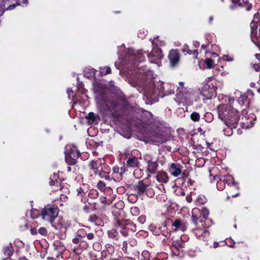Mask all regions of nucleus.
Masks as SVG:
<instances>
[{"label": "nucleus", "mask_w": 260, "mask_h": 260, "mask_svg": "<svg viewBox=\"0 0 260 260\" xmlns=\"http://www.w3.org/2000/svg\"><path fill=\"white\" fill-rule=\"evenodd\" d=\"M218 117L225 125H235L239 119L236 109L228 104L220 105L217 107Z\"/></svg>", "instance_id": "nucleus-1"}, {"label": "nucleus", "mask_w": 260, "mask_h": 260, "mask_svg": "<svg viewBox=\"0 0 260 260\" xmlns=\"http://www.w3.org/2000/svg\"><path fill=\"white\" fill-rule=\"evenodd\" d=\"M169 86H171V84L169 83H164L160 81L153 82L146 87L144 93L147 97L154 100L155 96H162L164 90Z\"/></svg>", "instance_id": "nucleus-2"}, {"label": "nucleus", "mask_w": 260, "mask_h": 260, "mask_svg": "<svg viewBox=\"0 0 260 260\" xmlns=\"http://www.w3.org/2000/svg\"><path fill=\"white\" fill-rule=\"evenodd\" d=\"M206 84L200 90V95L204 101L211 99L216 95V90L219 82L213 77H208L206 80Z\"/></svg>", "instance_id": "nucleus-3"}, {"label": "nucleus", "mask_w": 260, "mask_h": 260, "mask_svg": "<svg viewBox=\"0 0 260 260\" xmlns=\"http://www.w3.org/2000/svg\"><path fill=\"white\" fill-rule=\"evenodd\" d=\"M152 46L151 52L147 54L149 62L157 64L158 67L161 66V60L162 58L163 55L161 50L158 47V46L164 45L162 41H160L158 37L157 36L153 39H150Z\"/></svg>", "instance_id": "nucleus-4"}, {"label": "nucleus", "mask_w": 260, "mask_h": 260, "mask_svg": "<svg viewBox=\"0 0 260 260\" xmlns=\"http://www.w3.org/2000/svg\"><path fill=\"white\" fill-rule=\"evenodd\" d=\"M193 96L194 93L192 90L185 87L183 82L179 83V86L177 87L176 90V97L180 103L191 105Z\"/></svg>", "instance_id": "nucleus-5"}, {"label": "nucleus", "mask_w": 260, "mask_h": 260, "mask_svg": "<svg viewBox=\"0 0 260 260\" xmlns=\"http://www.w3.org/2000/svg\"><path fill=\"white\" fill-rule=\"evenodd\" d=\"M58 209L53 205H48L42 209L40 215L42 219L53 225L55 219L57 217Z\"/></svg>", "instance_id": "nucleus-6"}, {"label": "nucleus", "mask_w": 260, "mask_h": 260, "mask_svg": "<svg viewBox=\"0 0 260 260\" xmlns=\"http://www.w3.org/2000/svg\"><path fill=\"white\" fill-rule=\"evenodd\" d=\"M209 211L205 208H203L201 210L199 208H194L191 212V221L194 226H198L199 221L202 224L205 220L209 215Z\"/></svg>", "instance_id": "nucleus-7"}, {"label": "nucleus", "mask_w": 260, "mask_h": 260, "mask_svg": "<svg viewBox=\"0 0 260 260\" xmlns=\"http://www.w3.org/2000/svg\"><path fill=\"white\" fill-rule=\"evenodd\" d=\"M95 98L98 107L101 110H110L115 106L114 103L109 101L108 98L104 93L96 92Z\"/></svg>", "instance_id": "nucleus-8"}, {"label": "nucleus", "mask_w": 260, "mask_h": 260, "mask_svg": "<svg viewBox=\"0 0 260 260\" xmlns=\"http://www.w3.org/2000/svg\"><path fill=\"white\" fill-rule=\"evenodd\" d=\"M145 60V57L142 51H138L135 53L134 51L129 48L128 49L126 54L124 58V61H128L129 63L136 64V61L139 62H143Z\"/></svg>", "instance_id": "nucleus-9"}, {"label": "nucleus", "mask_w": 260, "mask_h": 260, "mask_svg": "<svg viewBox=\"0 0 260 260\" xmlns=\"http://www.w3.org/2000/svg\"><path fill=\"white\" fill-rule=\"evenodd\" d=\"M66 161L69 165H74L76 163L79 157V152L75 147H66Z\"/></svg>", "instance_id": "nucleus-10"}, {"label": "nucleus", "mask_w": 260, "mask_h": 260, "mask_svg": "<svg viewBox=\"0 0 260 260\" xmlns=\"http://www.w3.org/2000/svg\"><path fill=\"white\" fill-rule=\"evenodd\" d=\"M195 226L196 228L193 229V231L194 235L196 237L200 240H203L204 241H207L209 237V233L206 229L204 224L202 223L201 226H200L198 224V226Z\"/></svg>", "instance_id": "nucleus-11"}, {"label": "nucleus", "mask_w": 260, "mask_h": 260, "mask_svg": "<svg viewBox=\"0 0 260 260\" xmlns=\"http://www.w3.org/2000/svg\"><path fill=\"white\" fill-rule=\"evenodd\" d=\"M117 224L118 226L122 227V229L120 230L121 234L124 237H127L128 235V231L132 230V231H136V226L133 223L130 222L128 223L127 221H117Z\"/></svg>", "instance_id": "nucleus-12"}, {"label": "nucleus", "mask_w": 260, "mask_h": 260, "mask_svg": "<svg viewBox=\"0 0 260 260\" xmlns=\"http://www.w3.org/2000/svg\"><path fill=\"white\" fill-rule=\"evenodd\" d=\"M71 221L69 220H66L62 218H59L56 222H53L52 226L54 227L56 230H66L68 228L71 226Z\"/></svg>", "instance_id": "nucleus-13"}, {"label": "nucleus", "mask_w": 260, "mask_h": 260, "mask_svg": "<svg viewBox=\"0 0 260 260\" xmlns=\"http://www.w3.org/2000/svg\"><path fill=\"white\" fill-rule=\"evenodd\" d=\"M183 167L178 163H173L169 168V171L174 177H178L182 173Z\"/></svg>", "instance_id": "nucleus-14"}, {"label": "nucleus", "mask_w": 260, "mask_h": 260, "mask_svg": "<svg viewBox=\"0 0 260 260\" xmlns=\"http://www.w3.org/2000/svg\"><path fill=\"white\" fill-rule=\"evenodd\" d=\"M171 66L175 67L179 61L180 56L178 52L176 50L170 51L168 56Z\"/></svg>", "instance_id": "nucleus-15"}, {"label": "nucleus", "mask_w": 260, "mask_h": 260, "mask_svg": "<svg viewBox=\"0 0 260 260\" xmlns=\"http://www.w3.org/2000/svg\"><path fill=\"white\" fill-rule=\"evenodd\" d=\"M104 160L102 159L91 160L89 163V166L94 170V174H98L100 171L101 166L104 164Z\"/></svg>", "instance_id": "nucleus-16"}, {"label": "nucleus", "mask_w": 260, "mask_h": 260, "mask_svg": "<svg viewBox=\"0 0 260 260\" xmlns=\"http://www.w3.org/2000/svg\"><path fill=\"white\" fill-rule=\"evenodd\" d=\"M151 140L155 145H159L165 142L167 138L163 134H156L152 136Z\"/></svg>", "instance_id": "nucleus-17"}, {"label": "nucleus", "mask_w": 260, "mask_h": 260, "mask_svg": "<svg viewBox=\"0 0 260 260\" xmlns=\"http://www.w3.org/2000/svg\"><path fill=\"white\" fill-rule=\"evenodd\" d=\"M140 162L138 158L134 156H127L126 166L131 168H139Z\"/></svg>", "instance_id": "nucleus-18"}, {"label": "nucleus", "mask_w": 260, "mask_h": 260, "mask_svg": "<svg viewBox=\"0 0 260 260\" xmlns=\"http://www.w3.org/2000/svg\"><path fill=\"white\" fill-rule=\"evenodd\" d=\"M157 181L160 183H166L169 181V177L167 173L164 171H159L156 175Z\"/></svg>", "instance_id": "nucleus-19"}, {"label": "nucleus", "mask_w": 260, "mask_h": 260, "mask_svg": "<svg viewBox=\"0 0 260 260\" xmlns=\"http://www.w3.org/2000/svg\"><path fill=\"white\" fill-rule=\"evenodd\" d=\"M173 226L174 227L173 231H177L180 230L182 232H184L186 230V226L183 222L180 221V220L177 219L173 223Z\"/></svg>", "instance_id": "nucleus-20"}, {"label": "nucleus", "mask_w": 260, "mask_h": 260, "mask_svg": "<svg viewBox=\"0 0 260 260\" xmlns=\"http://www.w3.org/2000/svg\"><path fill=\"white\" fill-rule=\"evenodd\" d=\"M147 187V185L140 181L135 186V189L139 194L143 193L146 191Z\"/></svg>", "instance_id": "nucleus-21"}, {"label": "nucleus", "mask_w": 260, "mask_h": 260, "mask_svg": "<svg viewBox=\"0 0 260 260\" xmlns=\"http://www.w3.org/2000/svg\"><path fill=\"white\" fill-rule=\"evenodd\" d=\"M182 51L183 52H186L187 54H189V55H194V58H197V57H198V50L197 49H194V50H192V49H190L189 48V46L186 45V44H185L183 46V48L182 49Z\"/></svg>", "instance_id": "nucleus-22"}, {"label": "nucleus", "mask_w": 260, "mask_h": 260, "mask_svg": "<svg viewBox=\"0 0 260 260\" xmlns=\"http://www.w3.org/2000/svg\"><path fill=\"white\" fill-rule=\"evenodd\" d=\"M147 170L149 172L151 173H154L157 169V164L155 161H152L151 160H149L147 161Z\"/></svg>", "instance_id": "nucleus-23"}, {"label": "nucleus", "mask_w": 260, "mask_h": 260, "mask_svg": "<svg viewBox=\"0 0 260 260\" xmlns=\"http://www.w3.org/2000/svg\"><path fill=\"white\" fill-rule=\"evenodd\" d=\"M248 95L246 93L240 94V96L238 99V102L241 106L246 105L248 102Z\"/></svg>", "instance_id": "nucleus-24"}, {"label": "nucleus", "mask_w": 260, "mask_h": 260, "mask_svg": "<svg viewBox=\"0 0 260 260\" xmlns=\"http://www.w3.org/2000/svg\"><path fill=\"white\" fill-rule=\"evenodd\" d=\"M237 125V124H235V125H232V124H229V125H225L226 127L223 130L224 135L226 136H231L233 134V129L236 128Z\"/></svg>", "instance_id": "nucleus-25"}, {"label": "nucleus", "mask_w": 260, "mask_h": 260, "mask_svg": "<svg viewBox=\"0 0 260 260\" xmlns=\"http://www.w3.org/2000/svg\"><path fill=\"white\" fill-rule=\"evenodd\" d=\"M88 220L91 222L94 223L96 225H102L103 222L101 219L99 218L96 215H90Z\"/></svg>", "instance_id": "nucleus-26"}, {"label": "nucleus", "mask_w": 260, "mask_h": 260, "mask_svg": "<svg viewBox=\"0 0 260 260\" xmlns=\"http://www.w3.org/2000/svg\"><path fill=\"white\" fill-rule=\"evenodd\" d=\"M223 181L226 183L230 184L232 183L233 185L236 186L238 185L237 183L234 181V178L231 175H226L223 177Z\"/></svg>", "instance_id": "nucleus-27"}, {"label": "nucleus", "mask_w": 260, "mask_h": 260, "mask_svg": "<svg viewBox=\"0 0 260 260\" xmlns=\"http://www.w3.org/2000/svg\"><path fill=\"white\" fill-rule=\"evenodd\" d=\"M241 119L243 121L241 122V124H242V127L243 128H245L246 129L250 127H251L253 124V123H252V121H250L249 122L248 121L245 122V120H247L246 117H245V118L242 117Z\"/></svg>", "instance_id": "nucleus-28"}, {"label": "nucleus", "mask_w": 260, "mask_h": 260, "mask_svg": "<svg viewBox=\"0 0 260 260\" xmlns=\"http://www.w3.org/2000/svg\"><path fill=\"white\" fill-rule=\"evenodd\" d=\"M4 254L9 257L11 256L13 253V250L11 246H8L5 248L4 250Z\"/></svg>", "instance_id": "nucleus-29"}, {"label": "nucleus", "mask_w": 260, "mask_h": 260, "mask_svg": "<svg viewBox=\"0 0 260 260\" xmlns=\"http://www.w3.org/2000/svg\"><path fill=\"white\" fill-rule=\"evenodd\" d=\"M101 73L102 75H107L111 72V68L109 67H104L100 68Z\"/></svg>", "instance_id": "nucleus-30"}, {"label": "nucleus", "mask_w": 260, "mask_h": 260, "mask_svg": "<svg viewBox=\"0 0 260 260\" xmlns=\"http://www.w3.org/2000/svg\"><path fill=\"white\" fill-rule=\"evenodd\" d=\"M172 246H174V249H176V248L177 247L182 250V248L184 247V243L181 240L176 241Z\"/></svg>", "instance_id": "nucleus-31"}, {"label": "nucleus", "mask_w": 260, "mask_h": 260, "mask_svg": "<svg viewBox=\"0 0 260 260\" xmlns=\"http://www.w3.org/2000/svg\"><path fill=\"white\" fill-rule=\"evenodd\" d=\"M256 19H258V13H256V14H254V17H253V20L252 21V22L250 24V26H251V35L252 36L254 35L255 29L254 28V26L255 25V20Z\"/></svg>", "instance_id": "nucleus-32"}, {"label": "nucleus", "mask_w": 260, "mask_h": 260, "mask_svg": "<svg viewBox=\"0 0 260 260\" xmlns=\"http://www.w3.org/2000/svg\"><path fill=\"white\" fill-rule=\"evenodd\" d=\"M174 93V87L171 84V86H169L164 90V95H167Z\"/></svg>", "instance_id": "nucleus-33"}, {"label": "nucleus", "mask_w": 260, "mask_h": 260, "mask_svg": "<svg viewBox=\"0 0 260 260\" xmlns=\"http://www.w3.org/2000/svg\"><path fill=\"white\" fill-rule=\"evenodd\" d=\"M108 235L110 238L114 239L118 235V232L115 229H112L108 231Z\"/></svg>", "instance_id": "nucleus-34"}, {"label": "nucleus", "mask_w": 260, "mask_h": 260, "mask_svg": "<svg viewBox=\"0 0 260 260\" xmlns=\"http://www.w3.org/2000/svg\"><path fill=\"white\" fill-rule=\"evenodd\" d=\"M102 168H101L100 170V171L97 175H99L101 178H104L106 180H109L110 176L108 175V174L106 172L102 171Z\"/></svg>", "instance_id": "nucleus-35"}, {"label": "nucleus", "mask_w": 260, "mask_h": 260, "mask_svg": "<svg viewBox=\"0 0 260 260\" xmlns=\"http://www.w3.org/2000/svg\"><path fill=\"white\" fill-rule=\"evenodd\" d=\"M190 118L193 121H199L200 119V115L199 113L193 112L190 115Z\"/></svg>", "instance_id": "nucleus-36"}, {"label": "nucleus", "mask_w": 260, "mask_h": 260, "mask_svg": "<svg viewBox=\"0 0 260 260\" xmlns=\"http://www.w3.org/2000/svg\"><path fill=\"white\" fill-rule=\"evenodd\" d=\"M205 63L207 68L210 69L213 67L214 62L211 59L207 58L205 60Z\"/></svg>", "instance_id": "nucleus-37"}, {"label": "nucleus", "mask_w": 260, "mask_h": 260, "mask_svg": "<svg viewBox=\"0 0 260 260\" xmlns=\"http://www.w3.org/2000/svg\"><path fill=\"white\" fill-rule=\"evenodd\" d=\"M76 235L78 236L80 238L83 239V238L85 237V235H86V233L84 230L79 229L78 230Z\"/></svg>", "instance_id": "nucleus-38"}, {"label": "nucleus", "mask_w": 260, "mask_h": 260, "mask_svg": "<svg viewBox=\"0 0 260 260\" xmlns=\"http://www.w3.org/2000/svg\"><path fill=\"white\" fill-rule=\"evenodd\" d=\"M40 213L37 210H31L30 213V215L31 218L35 219L37 218L40 215Z\"/></svg>", "instance_id": "nucleus-39"}, {"label": "nucleus", "mask_w": 260, "mask_h": 260, "mask_svg": "<svg viewBox=\"0 0 260 260\" xmlns=\"http://www.w3.org/2000/svg\"><path fill=\"white\" fill-rule=\"evenodd\" d=\"M97 187L101 191H104L106 189V184L103 181H99L97 184Z\"/></svg>", "instance_id": "nucleus-40"}, {"label": "nucleus", "mask_w": 260, "mask_h": 260, "mask_svg": "<svg viewBox=\"0 0 260 260\" xmlns=\"http://www.w3.org/2000/svg\"><path fill=\"white\" fill-rule=\"evenodd\" d=\"M213 118V115L211 113L208 112V113H205V119L207 122H211Z\"/></svg>", "instance_id": "nucleus-41"}, {"label": "nucleus", "mask_w": 260, "mask_h": 260, "mask_svg": "<svg viewBox=\"0 0 260 260\" xmlns=\"http://www.w3.org/2000/svg\"><path fill=\"white\" fill-rule=\"evenodd\" d=\"M216 186L218 190H222L224 188L225 182L222 180H220L217 182Z\"/></svg>", "instance_id": "nucleus-42"}, {"label": "nucleus", "mask_w": 260, "mask_h": 260, "mask_svg": "<svg viewBox=\"0 0 260 260\" xmlns=\"http://www.w3.org/2000/svg\"><path fill=\"white\" fill-rule=\"evenodd\" d=\"M181 250L179 248H176V249H174V246H172V253L174 255H176V256H179L180 255V251H181Z\"/></svg>", "instance_id": "nucleus-43"}, {"label": "nucleus", "mask_w": 260, "mask_h": 260, "mask_svg": "<svg viewBox=\"0 0 260 260\" xmlns=\"http://www.w3.org/2000/svg\"><path fill=\"white\" fill-rule=\"evenodd\" d=\"M131 212L133 215L136 216L139 214V209L138 207H134L131 208Z\"/></svg>", "instance_id": "nucleus-44"}, {"label": "nucleus", "mask_w": 260, "mask_h": 260, "mask_svg": "<svg viewBox=\"0 0 260 260\" xmlns=\"http://www.w3.org/2000/svg\"><path fill=\"white\" fill-rule=\"evenodd\" d=\"M82 240L83 239L80 238L79 237H78V236L76 235V237L73 239L72 242L74 244H77L79 243L80 242H82L83 241Z\"/></svg>", "instance_id": "nucleus-45"}, {"label": "nucleus", "mask_w": 260, "mask_h": 260, "mask_svg": "<svg viewBox=\"0 0 260 260\" xmlns=\"http://www.w3.org/2000/svg\"><path fill=\"white\" fill-rule=\"evenodd\" d=\"M146 221V217L144 215H141L138 218V221L141 224L144 223Z\"/></svg>", "instance_id": "nucleus-46"}, {"label": "nucleus", "mask_w": 260, "mask_h": 260, "mask_svg": "<svg viewBox=\"0 0 260 260\" xmlns=\"http://www.w3.org/2000/svg\"><path fill=\"white\" fill-rule=\"evenodd\" d=\"M39 233L42 235H46L47 234V230L46 228L42 227L39 229Z\"/></svg>", "instance_id": "nucleus-47"}, {"label": "nucleus", "mask_w": 260, "mask_h": 260, "mask_svg": "<svg viewBox=\"0 0 260 260\" xmlns=\"http://www.w3.org/2000/svg\"><path fill=\"white\" fill-rule=\"evenodd\" d=\"M77 196H80V197H82L85 193L83 191V189L81 188H79L77 189Z\"/></svg>", "instance_id": "nucleus-48"}, {"label": "nucleus", "mask_w": 260, "mask_h": 260, "mask_svg": "<svg viewBox=\"0 0 260 260\" xmlns=\"http://www.w3.org/2000/svg\"><path fill=\"white\" fill-rule=\"evenodd\" d=\"M102 203L105 204L109 205L112 203V201L109 200H108L106 197H104L101 200Z\"/></svg>", "instance_id": "nucleus-49"}, {"label": "nucleus", "mask_w": 260, "mask_h": 260, "mask_svg": "<svg viewBox=\"0 0 260 260\" xmlns=\"http://www.w3.org/2000/svg\"><path fill=\"white\" fill-rule=\"evenodd\" d=\"M124 155L125 156V159L127 160V156L129 157V156H133L132 154V152H131L129 150H125L124 152Z\"/></svg>", "instance_id": "nucleus-50"}, {"label": "nucleus", "mask_w": 260, "mask_h": 260, "mask_svg": "<svg viewBox=\"0 0 260 260\" xmlns=\"http://www.w3.org/2000/svg\"><path fill=\"white\" fill-rule=\"evenodd\" d=\"M28 3V0H18L17 5H26Z\"/></svg>", "instance_id": "nucleus-51"}, {"label": "nucleus", "mask_w": 260, "mask_h": 260, "mask_svg": "<svg viewBox=\"0 0 260 260\" xmlns=\"http://www.w3.org/2000/svg\"><path fill=\"white\" fill-rule=\"evenodd\" d=\"M127 248V242L126 241H124L122 243V249L123 251H126Z\"/></svg>", "instance_id": "nucleus-52"}, {"label": "nucleus", "mask_w": 260, "mask_h": 260, "mask_svg": "<svg viewBox=\"0 0 260 260\" xmlns=\"http://www.w3.org/2000/svg\"><path fill=\"white\" fill-rule=\"evenodd\" d=\"M120 171H119V175L121 177H122V175L125 172L126 169L125 168L121 167L119 168Z\"/></svg>", "instance_id": "nucleus-53"}, {"label": "nucleus", "mask_w": 260, "mask_h": 260, "mask_svg": "<svg viewBox=\"0 0 260 260\" xmlns=\"http://www.w3.org/2000/svg\"><path fill=\"white\" fill-rule=\"evenodd\" d=\"M60 200L63 202H66L68 200V197L67 195L61 194L60 195Z\"/></svg>", "instance_id": "nucleus-54"}, {"label": "nucleus", "mask_w": 260, "mask_h": 260, "mask_svg": "<svg viewBox=\"0 0 260 260\" xmlns=\"http://www.w3.org/2000/svg\"><path fill=\"white\" fill-rule=\"evenodd\" d=\"M67 93L68 94V97L70 99H71V94H73V91L72 90V89H70V88H68L67 89Z\"/></svg>", "instance_id": "nucleus-55"}, {"label": "nucleus", "mask_w": 260, "mask_h": 260, "mask_svg": "<svg viewBox=\"0 0 260 260\" xmlns=\"http://www.w3.org/2000/svg\"><path fill=\"white\" fill-rule=\"evenodd\" d=\"M30 232L32 235H35L37 234V230L35 228H31L30 230Z\"/></svg>", "instance_id": "nucleus-56"}, {"label": "nucleus", "mask_w": 260, "mask_h": 260, "mask_svg": "<svg viewBox=\"0 0 260 260\" xmlns=\"http://www.w3.org/2000/svg\"><path fill=\"white\" fill-rule=\"evenodd\" d=\"M86 236H87V238L89 240H92L94 238V235L93 233H88V234H86Z\"/></svg>", "instance_id": "nucleus-57"}, {"label": "nucleus", "mask_w": 260, "mask_h": 260, "mask_svg": "<svg viewBox=\"0 0 260 260\" xmlns=\"http://www.w3.org/2000/svg\"><path fill=\"white\" fill-rule=\"evenodd\" d=\"M113 173L115 174H119L120 169L118 167H114L113 169Z\"/></svg>", "instance_id": "nucleus-58"}, {"label": "nucleus", "mask_w": 260, "mask_h": 260, "mask_svg": "<svg viewBox=\"0 0 260 260\" xmlns=\"http://www.w3.org/2000/svg\"><path fill=\"white\" fill-rule=\"evenodd\" d=\"M259 36L257 38V41L255 43V44L258 46V47L260 49V29H259Z\"/></svg>", "instance_id": "nucleus-59"}, {"label": "nucleus", "mask_w": 260, "mask_h": 260, "mask_svg": "<svg viewBox=\"0 0 260 260\" xmlns=\"http://www.w3.org/2000/svg\"><path fill=\"white\" fill-rule=\"evenodd\" d=\"M193 45L194 47L196 48L195 49H197L200 46V43L198 41H194L193 42Z\"/></svg>", "instance_id": "nucleus-60"}, {"label": "nucleus", "mask_w": 260, "mask_h": 260, "mask_svg": "<svg viewBox=\"0 0 260 260\" xmlns=\"http://www.w3.org/2000/svg\"><path fill=\"white\" fill-rule=\"evenodd\" d=\"M246 93L248 95V97L252 98L254 95L253 92L250 90H247V91Z\"/></svg>", "instance_id": "nucleus-61"}, {"label": "nucleus", "mask_w": 260, "mask_h": 260, "mask_svg": "<svg viewBox=\"0 0 260 260\" xmlns=\"http://www.w3.org/2000/svg\"><path fill=\"white\" fill-rule=\"evenodd\" d=\"M93 117H94V113H92V112H90L88 114V116L87 117V118L89 119H92V120H93Z\"/></svg>", "instance_id": "nucleus-62"}, {"label": "nucleus", "mask_w": 260, "mask_h": 260, "mask_svg": "<svg viewBox=\"0 0 260 260\" xmlns=\"http://www.w3.org/2000/svg\"><path fill=\"white\" fill-rule=\"evenodd\" d=\"M223 59L224 60L228 61L233 60V58L232 57H229L228 56H224L223 57Z\"/></svg>", "instance_id": "nucleus-63"}, {"label": "nucleus", "mask_w": 260, "mask_h": 260, "mask_svg": "<svg viewBox=\"0 0 260 260\" xmlns=\"http://www.w3.org/2000/svg\"><path fill=\"white\" fill-rule=\"evenodd\" d=\"M240 1H241V0H232V3L233 4H237L239 6L241 4Z\"/></svg>", "instance_id": "nucleus-64"}]
</instances>
